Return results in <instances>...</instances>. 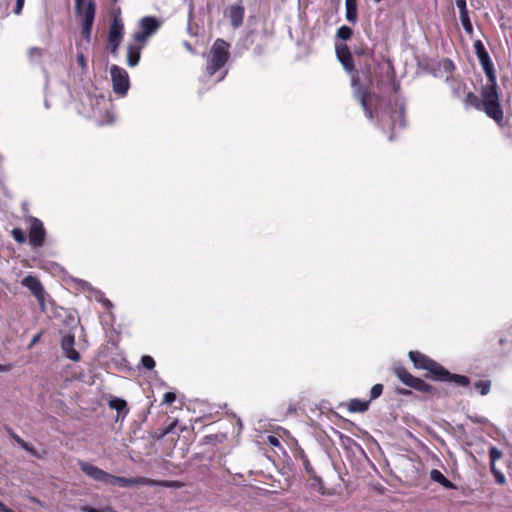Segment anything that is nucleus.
<instances>
[{"instance_id": "72a5a7b5", "label": "nucleus", "mask_w": 512, "mask_h": 512, "mask_svg": "<svg viewBox=\"0 0 512 512\" xmlns=\"http://www.w3.org/2000/svg\"><path fill=\"white\" fill-rule=\"evenodd\" d=\"M225 439H226L225 434H210V435H206L204 437V442L205 443H216V442L221 443Z\"/></svg>"}, {"instance_id": "c85d7f7f", "label": "nucleus", "mask_w": 512, "mask_h": 512, "mask_svg": "<svg viewBox=\"0 0 512 512\" xmlns=\"http://www.w3.org/2000/svg\"><path fill=\"white\" fill-rule=\"evenodd\" d=\"M9 434L21 448L32 454H35L34 449L31 448L30 445L26 441H24L20 436H18L13 430H10Z\"/></svg>"}, {"instance_id": "bb28decb", "label": "nucleus", "mask_w": 512, "mask_h": 512, "mask_svg": "<svg viewBox=\"0 0 512 512\" xmlns=\"http://www.w3.org/2000/svg\"><path fill=\"white\" fill-rule=\"evenodd\" d=\"M474 49H475V53L477 55L478 60H482V59H486V58L490 57L489 53L485 49L481 40H476L474 42Z\"/></svg>"}, {"instance_id": "864d4df0", "label": "nucleus", "mask_w": 512, "mask_h": 512, "mask_svg": "<svg viewBox=\"0 0 512 512\" xmlns=\"http://www.w3.org/2000/svg\"><path fill=\"white\" fill-rule=\"evenodd\" d=\"M374 1H375L376 3H379V2H381L382 0H374Z\"/></svg>"}, {"instance_id": "6e6552de", "label": "nucleus", "mask_w": 512, "mask_h": 512, "mask_svg": "<svg viewBox=\"0 0 512 512\" xmlns=\"http://www.w3.org/2000/svg\"><path fill=\"white\" fill-rule=\"evenodd\" d=\"M120 14V8L113 12L112 22L108 32V47L113 54L117 52L124 35V24Z\"/></svg>"}, {"instance_id": "3c124183", "label": "nucleus", "mask_w": 512, "mask_h": 512, "mask_svg": "<svg viewBox=\"0 0 512 512\" xmlns=\"http://www.w3.org/2000/svg\"><path fill=\"white\" fill-rule=\"evenodd\" d=\"M226 74H227V71H224L218 80L219 81L222 80L226 76Z\"/></svg>"}, {"instance_id": "423d86ee", "label": "nucleus", "mask_w": 512, "mask_h": 512, "mask_svg": "<svg viewBox=\"0 0 512 512\" xmlns=\"http://www.w3.org/2000/svg\"><path fill=\"white\" fill-rule=\"evenodd\" d=\"M394 375L406 386L425 394L429 398H439L441 392L435 386L425 382L423 379L413 376L406 368L396 366L393 369Z\"/></svg>"}, {"instance_id": "f8f14e48", "label": "nucleus", "mask_w": 512, "mask_h": 512, "mask_svg": "<svg viewBox=\"0 0 512 512\" xmlns=\"http://www.w3.org/2000/svg\"><path fill=\"white\" fill-rule=\"evenodd\" d=\"M79 467L81 471L88 477L92 478L95 481L104 483L107 485L109 473L98 468L97 466L86 462V461H80Z\"/></svg>"}, {"instance_id": "412c9836", "label": "nucleus", "mask_w": 512, "mask_h": 512, "mask_svg": "<svg viewBox=\"0 0 512 512\" xmlns=\"http://www.w3.org/2000/svg\"><path fill=\"white\" fill-rule=\"evenodd\" d=\"M370 400L350 399L347 408L352 413H363L369 409Z\"/></svg>"}, {"instance_id": "8fccbe9b", "label": "nucleus", "mask_w": 512, "mask_h": 512, "mask_svg": "<svg viewBox=\"0 0 512 512\" xmlns=\"http://www.w3.org/2000/svg\"><path fill=\"white\" fill-rule=\"evenodd\" d=\"M100 512H116V511H114V509L111 507H105V508L101 509Z\"/></svg>"}, {"instance_id": "1a4fd4ad", "label": "nucleus", "mask_w": 512, "mask_h": 512, "mask_svg": "<svg viewBox=\"0 0 512 512\" xmlns=\"http://www.w3.org/2000/svg\"><path fill=\"white\" fill-rule=\"evenodd\" d=\"M26 222L29 223V244L34 249L42 247L46 239V230L43 222L34 216L26 217Z\"/></svg>"}, {"instance_id": "473e14b6", "label": "nucleus", "mask_w": 512, "mask_h": 512, "mask_svg": "<svg viewBox=\"0 0 512 512\" xmlns=\"http://www.w3.org/2000/svg\"><path fill=\"white\" fill-rule=\"evenodd\" d=\"M475 388L479 390L481 395H487L491 388L489 380H480L474 384Z\"/></svg>"}, {"instance_id": "a211bd4d", "label": "nucleus", "mask_w": 512, "mask_h": 512, "mask_svg": "<svg viewBox=\"0 0 512 512\" xmlns=\"http://www.w3.org/2000/svg\"><path fill=\"white\" fill-rule=\"evenodd\" d=\"M160 27V22L154 16H146L140 20V28L145 34L151 36Z\"/></svg>"}, {"instance_id": "09e8293b", "label": "nucleus", "mask_w": 512, "mask_h": 512, "mask_svg": "<svg viewBox=\"0 0 512 512\" xmlns=\"http://www.w3.org/2000/svg\"><path fill=\"white\" fill-rule=\"evenodd\" d=\"M0 511L1 512H14L13 510L7 508L1 501H0Z\"/></svg>"}, {"instance_id": "9b49d317", "label": "nucleus", "mask_w": 512, "mask_h": 512, "mask_svg": "<svg viewBox=\"0 0 512 512\" xmlns=\"http://www.w3.org/2000/svg\"><path fill=\"white\" fill-rule=\"evenodd\" d=\"M76 13L81 18V21H82V30H81L82 37L87 42H90L92 28H93L95 14H96V3L94 2V0H89L86 3L84 10L81 12H76Z\"/></svg>"}, {"instance_id": "4c0bfd02", "label": "nucleus", "mask_w": 512, "mask_h": 512, "mask_svg": "<svg viewBox=\"0 0 512 512\" xmlns=\"http://www.w3.org/2000/svg\"><path fill=\"white\" fill-rule=\"evenodd\" d=\"M77 63L81 67L82 73L86 74V72H87V61H86V58L83 55V53H79L77 55Z\"/></svg>"}, {"instance_id": "ddd939ff", "label": "nucleus", "mask_w": 512, "mask_h": 512, "mask_svg": "<svg viewBox=\"0 0 512 512\" xmlns=\"http://www.w3.org/2000/svg\"><path fill=\"white\" fill-rule=\"evenodd\" d=\"M21 284L26 287L41 304L44 303L45 290L37 277L27 275L21 280Z\"/></svg>"}, {"instance_id": "de8ad7c7", "label": "nucleus", "mask_w": 512, "mask_h": 512, "mask_svg": "<svg viewBox=\"0 0 512 512\" xmlns=\"http://www.w3.org/2000/svg\"><path fill=\"white\" fill-rule=\"evenodd\" d=\"M11 369V365L10 364H0V372H7Z\"/></svg>"}, {"instance_id": "f257e3e1", "label": "nucleus", "mask_w": 512, "mask_h": 512, "mask_svg": "<svg viewBox=\"0 0 512 512\" xmlns=\"http://www.w3.org/2000/svg\"><path fill=\"white\" fill-rule=\"evenodd\" d=\"M408 356L415 369L427 371L424 375L427 379L461 387H467L470 384L467 376L451 373L443 365L419 351H410Z\"/></svg>"}, {"instance_id": "9d476101", "label": "nucleus", "mask_w": 512, "mask_h": 512, "mask_svg": "<svg viewBox=\"0 0 512 512\" xmlns=\"http://www.w3.org/2000/svg\"><path fill=\"white\" fill-rule=\"evenodd\" d=\"M110 74L113 91L117 95L124 97L130 87V80L127 71L117 65H112L110 68Z\"/></svg>"}, {"instance_id": "4468645a", "label": "nucleus", "mask_w": 512, "mask_h": 512, "mask_svg": "<svg viewBox=\"0 0 512 512\" xmlns=\"http://www.w3.org/2000/svg\"><path fill=\"white\" fill-rule=\"evenodd\" d=\"M75 345V336L74 334L68 333L62 337L61 340V348L63 350L64 355L74 361L78 362L81 360L80 353L74 348Z\"/></svg>"}, {"instance_id": "5701e85b", "label": "nucleus", "mask_w": 512, "mask_h": 512, "mask_svg": "<svg viewBox=\"0 0 512 512\" xmlns=\"http://www.w3.org/2000/svg\"><path fill=\"white\" fill-rule=\"evenodd\" d=\"M430 478L434 481L439 483L441 486H443L446 489H455L456 486L454 483H452L449 479H447L441 471L437 469H432L430 472Z\"/></svg>"}, {"instance_id": "c756f323", "label": "nucleus", "mask_w": 512, "mask_h": 512, "mask_svg": "<svg viewBox=\"0 0 512 512\" xmlns=\"http://www.w3.org/2000/svg\"><path fill=\"white\" fill-rule=\"evenodd\" d=\"M11 236L12 238L18 243V244H24L27 241L26 234L23 229L15 227L11 230Z\"/></svg>"}, {"instance_id": "6ab92c4d", "label": "nucleus", "mask_w": 512, "mask_h": 512, "mask_svg": "<svg viewBox=\"0 0 512 512\" xmlns=\"http://www.w3.org/2000/svg\"><path fill=\"white\" fill-rule=\"evenodd\" d=\"M141 49L142 46L136 44H130L127 47V64L130 67H135L139 63L141 57Z\"/></svg>"}, {"instance_id": "a18cd8bd", "label": "nucleus", "mask_w": 512, "mask_h": 512, "mask_svg": "<svg viewBox=\"0 0 512 512\" xmlns=\"http://www.w3.org/2000/svg\"><path fill=\"white\" fill-rule=\"evenodd\" d=\"M40 337H41V334H40V333H38L37 335H35V336L32 338V340H31V342H30V344H29V348L33 347V346H34V345H35V344L40 340Z\"/></svg>"}, {"instance_id": "2f4dec72", "label": "nucleus", "mask_w": 512, "mask_h": 512, "mask_svg": "<svg viewBox=\"0 0 512 512\" xmlns=\"http://www.w3.org/2000/svg\"><path fill=\"white\" fill-rule=\"evenodd\" d=\"M298 456L299 458L301 459L302 461V464L304 466V469L306 471V473L308 475L312 474L315 472L314 468L312 467L309 459H308V456L305 454V452L303 450H300V452L298 453Z\"/></svg>"}, {"instance_id": "a878e982", "label": "nucleus", "mask_w": 512, "mask_h": 512, "mask_svg": "<svg viewBox=\"0 0 512 512\" xmlns=\"http://www.w3.org/2000/svg\"><path fill=\"white\" fill-rule=\"evenodd\" d=\"M309 476L313 480L312 485L317 487V490L320 494H322V495L330 494L329 492L326 491V488H325L322 478L320 476H318L316 474V472L310 474Z\"/></svg>"}, {"instance_id": "c03bdc74", "label": "nucleus", "mask_w": 512, "mask_h": 512, "mask_svg": "<svg viewBox=\"0 0 512 512\" xmlns=\"http://www.w3.org/2000/svg\"><path fill=\"white\" fill-rule=\"evenodd\" d=\"M268 441L273 446H279L280 445L279 440L275 436H269L268 437Z\"/></svg>"}, {"instance_id": "7ed1b4c3", "label": "nucleus", "mask_w": 512, "mask_h": 512, "mask_svg": "<svg viewBox=\"0 0 512 512\" xmlns=\"http://www.w3.org/2000/svg\"><path fill=\"white\" fill-rule=\"evenodd\" d=\"M464 104L467 107H473L493 119L500 127L504 126V112L500 104L499 93L497 89L484 85L481 89V98L473 92H468Z\"/></svg>"}, {"instance_id": "c9c22d12", "label": "nucleus", "mask_w": 512, "mask_h": 512, "mask_svg": "<svg viewBox=\"0 0 512 512\" xmlns=\"http://www.w3.org/2000/svg\"><path fill=\"white\" fill-rule=\"evenodd\" d=\"M133 37L136 42V45H141L143 47L144 43L147 41V39L150 36L148 34H145V32H143L141 30V31L134 33Z\"/></svg>"}, {"instance_id": "f704fd0d", "label": "nucleus", "mask_w": 512, "mask_h": 512, "mask_svg": "<svg viewBox=\"0 0 512 512\" xmlns=\"http://www.w3.org/2000/svg\"><path fill=\"white\" fill-rule=\"evenodd\" d=\"M383 388H384L383 385L380 383L372 386V388L370 390V398H369L370 402L381 396V394L383 392Z\"/></svg>"}, {"instance_id": "4be33fe9", "label": "nucleus", "mask_w": 512, "mask_h": 512, "mask_svg": "<svg viewBox=\"0 0 512 512\" xmlns=\"http://www.w3.org/2000/svg\"><path fill=\"white\" fill-rule=\"evenodd\" d=\"M346 19L348 22L355 24L358 19L357 0H345Z\"/></svg>"}, {"instance_id": "e433bc0d", "label": "nucleus", "mask_w": 512, "mask_h": 512, "mask_svg": "<svg viewBox=\"0 0 512 512\" xmlns=\"http://www.w3.org/2000/svg\"><path fill=\"white\" fill-rule=\"evenodd\" d=\"M141 363H142L143 367L148 370H152L155 367V361L149 355L142 356Z\"/></svg>"}, {"instance_id": "39448f33", "label": "nucleus", "mask_w": 512, "mask_h": 512, "mask_svg": "<svg viewBox=\"0 0 512 512\" xmlns=\"http://www.w3.org/2000/svg\"><path fill=\"white\" fill-rule=\"evenodd\" d=\"M229 48L230 44L224 39L218 38L214 41L207 56L205 72L208 76H214L225 67L230 57Z\"/></svg>"}, {"instance_id": "20e7f679", "label": "nucleus", "mask_w": 512, "mask_h": 512, "mask_svg": "<svg viewBox=\"0 0 512 512\" xmlns=\"http://www.w3.org/2000/svg\"><path fill=\"white\" fill-rule=\"evenodd\" d=\"M356 56H362L365 60V70L363 73L370 84L375 82L376 87L382 89L388 85L393 92H397L399 84L395 80V73L392 63L389 60H383L377 63L374 73L371 71V62L374 60L372 53L368 49L355 50Z\"/></svg>"}, {"instance_id": "58836bf2", "label": "nucleus", "mask_w": 512, "mask_h": 512, "mask_svg": "<svg viewBox=\"0 0 512 512\" xmlns=\"http://www.w3.org/2000/svg\"><path fill=\"white\" fill-rule=\"evenodd\" d=\"M176 400V394L174 392H166L164 394L163 403L172 404Z\"/></svg>"}, {"instance_id": "cd10ccee", "label": "nucleus", "mask_w": 512, "mask_h": 512, "mask_svg": "<svg viewBox=\"0 0 512 512\" xmlns=\"http://www.w3.org/2000/svg\"><path fill=\"white\" fill-rule=\"evenodd\" d=\"M27 55L31 63H36L42 58L43 50L39 47H31L28 49Z\"/></svg>"}, {"instance_id": "aec40b11", "label": "nucleus", "mask_w": 512, "mask_h": 512, "mask_svg": "<svg viewBox=\"0 0 512 512\" xmlns=\"http://www.w3.org/2000/svg\"><path fill=\"white\" fill-rule=\"evenodd\" d=\"M109 408L116 410L119 417L124 418L128 413L127 402L121 398H112L108 402Z\"/></svg>"}, {"instance_id": "393cba45", "label": "nucleus", "mask_w": 512, "mask_h": 512, "mask_svg": "<svg viewBox=\"0 0 512 512\" xmlns=\"http://www.w3.org/2000/svg\"><path fill=\"white\" fill-rule=\"evenodd\" d=\"M460 21L463 26L464 31L470 36H473L474 30L472 23L469 18V13H462L460 14Z\"/></svg>"}, {"instance_id": "0eeeda50", "label": "nucleus", "mask_w": 512, "mask_h": 512, "mask_svg": "<svg viewBox=\"0 0 512 512\" xmlns=\"http://www.w3.org/2000/svg\"><path fill=\"white\" fill-rule=\"evenodd\" d=\"M107 485H118L120 487H130L136 485L142 486H162L167 488H181L183 483L171 480H154L144 476L126 478L109 474Z\"/></svg>"}, {"instance_id": "49530a36", "label": "nucleus", "mask_w": 512, "mask_h": 512, "mask_svg": "<svg viewBox=\"0 0 512 512\" xmlns=\"http://www.w3.org/2000/svg\"><path fill=\"white\" fill-rule=\"evenodd\" d=\"M82 510L84 512H100L99 509H96V508H93V507H90V506H85L82 508Z\"/></svg>"}, {"instance_id": "b1692460", "label": "nucleus", "mask_w": 512, "mask_h": 512, "mask_svg": "<svg viewBox=\"0 0 512 512\" xmlns=\"http://www.w3.org/2000/svg\"><path fill=\"white\" fill-rule=\"evenodd\" d=\"M397 118H398L397 121L393 120V123H392V126H391L392 132L389 135V141H393L394 140V137H395L394 129H395V127L396 126L404 127V125H405L404 108L403 107H401L400 111L397 113Z\"/></svg>"}, {"instance_id": "ea45409f", "label": "nucleus", "mask_w": 512, "mask_h": 512, "mask_svg": "<svg viewBox=\"0 0 512 512\" xmlns=\"http://www.w3.org/2000/svg\"><path fill=\"white\" fill-rule=\"evenodd\" d=\"M456 6L458 7L460 14L468 13L466 0H456Z\"/></svg>"}, {"instance_id": "603ef678", "label": "nucleus", "mask_w": 512, "mask_h": 512, "mask_svg": "<svg viewBox=\"0 0 512 512\" xmlns=\"http://www.w3.org/2000/svg\"><path fill=\"white\" fill-rule=\"evenodd\" d=\"M171 430H172V426H171V427H169V428L165 431V433H169Z\"/></svg>"}, {"instance_id": "2eb2a0df", "label": "nucleus", "mask_w": 512, "mask_h": 512, "mask_svg": "<svg viewBox=\"0 0 512 512\" xmlns=\"http://www.w3.org/2000/svg\"><path fill=\"white\" fill-rule=\"evenodd\" d=\"M503 453L496 447L492 446L489 449V457H490V471L493 474L496 483L503 485L506 483V478L504 474L496 468V461L502 458Z\"/></svg>"}, {"instance_id": "dca6fc26", "label": "nucleus", "mask_w": 512, "mask_h": 512, "mask_svg": "<svg viewBox=\"0 0 512 512\" xmlns=\"http://www.w3.org/2000/svg\"><path fill=\"white\" fill-rule=\"evenodd\" d=\"M479 62L483 68V71H484L487 79H488L486 86L498 90L496 73H495L494 65L491 61V58L488 57L486 59L479 60Z\"/></svg>"}, {"instance_id": "37998d69", "label": "nucleus", "mask_w": 512, "mask_h": 512, "mask_svg": "<svg viewBox=\"0 0 512 512\" xmlns=\"http://www.w3.org/2000/svg\"><path fill=\"white\" fill-rule=\"evenodd\" d=\"M397 394L399 395H404V396H409L412 394V392L406 388H398L396 390Z\"/></svg>"}, {"instance_id": "a19ab883", "label": "nucleus", "mask_w": 512, "mask_h": 512, "mask_svg": "<svg viewBox=\"0 0 512 512\" xmlns=\"http://www.w3.org/2000/svg\"><path fill=\"white\" fill-rule=\"evenodd\" d=\"M24 2L25 0H16V5H15V8H14V13L19 15L21 14L22 12V9L24 7Z\"/></svg>"}, {"instance_id": "79ce46f5", "label": "nucleus", "mask_w": 512, "mask_h": 512, "mask_svg": "<svg viewBox=\"0 0 512 512\" xmlns=\"http://www.w3.org/2000/svg\"><path fill=\"white\" fill-rule=\"evenodd\" d=\"M86 4L84 3V0H75V9L76 12H81L85 9Z\"/></svg>"}, {"instance_id": "f3484780", "label": "nucleus", "mask_w": 512, "mask_h": 512, "mask_svg": "<svg viewBox=\"0 0 512 512\" xmlns=\"http://www.w3.org/2000/svg\"><path fill=\"white\" fill-rule=\"evenodd\" d=\"M245 8L241 4L231 5L229 8V19L233 28H239L243 24Z\"/></svg>"}, {"instance_id": "7c9ffc66", "label": "nucleus", "mask_w": 512, "mask_h": 512, "mask_svg": "<svg viewBox=\"0 0 512 512\" xmlns=\"http://www.w3.org/2000/svg\"><path fill=\"white\" fill-rule=\"evenodd\" d=\"M352 35L353 30L349 26L343 25L337 30V37L343 41L351 39Z\"/></svg>"}, {"instance_id": "f03ea898", "label": "nucleus", "mask_w": 512, "mask_h": 512, "mask_svg": "<svg viewBox=\"0 0 512 512\" xmlns=\"http://www.w3.org/2000/svg\"><path fill=\"white\" fill-rule=\"evenodd\" d=\"M335 50L337 58L343 65L344 69L349 73H353L351 78V84L352 87L354 88V98L358 100V102L360 103L366 117L369 120H372L374 118V113L372 105L370 103L371 93L360 82V77L358 75V72L355 70V64L353 61V56L350 51V48L348 47L347 44L342 43L336 44Z\"/></svg>"}]
</instances>
